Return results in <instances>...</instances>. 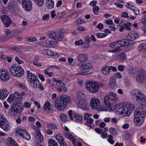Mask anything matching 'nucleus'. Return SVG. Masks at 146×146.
Instances as JSON below:
<instances>
[{
  "label": "nucleus",
  "mask_w": 146,
  "mask_h": 146,
  "mask_svg": "<svg viewBox=\"0 0 146 146\" xmlns=\"http://www.w3.org/2000/svg\"><path fill=\"white\" fill-rule=\"evenodd\" d=\"M71 99L67 96H62L58 97L55 101V107L59 110L65 109L67 104L70 102Z\"/></svg>",
  "instance_id": "f257e3e1"
},
{
  "label": "nucleus",
  "mask_w": 146,
  "mask_h": 146,
  "mask_svg": "<svg viewBox=\"0 0 146 146\" xmlns=\"http://www.w3.org/2000/svg\"><path fill=\"white\" fill-rule=\"evenodd\" d=\"M142 110L141 108H139L138 109L137 108L134 111V122L136 126L141 125L144 121L146 113L145 111H142Z\"/></svg>",
  "instance_id": "f03ea898"
},
{
  "label": "nucleus",
  "mask_w": 146,
  "mask_h": 146,
  "mask_svg": "<svg viewBox=\"0 0 146 146\" xmlns=\"http://www.w3.org/2000/svg\"><path fill=\"white\" fill-rule=\"evenodd\" d=\"M134 109V106L132 104H126L123 103L119 105L117 108L118 113L121 114H124L125 116H129L131 111Z\"/></svg>",
  "instance_id": "7ed1b4c3"
},
{
  "label": "nucleus",
  "mask_w": 146,
  "mask_h": 146,
  "mask_svg": "<svg viewBox=\"0 0 146 146\" xmlns=\"http://www.w3.org/2000/svg\"><path fill=\"white\" fill-rule=\"evenodd\" d=\"M118 99V97L115 93L110 92L108 95L104 97V102L107 107L110 108L112 106L113 104L116 103Z\"/></svg>",
  "instance_id": "20e7f679"
},
{
  "label": "nucleus",
  "mask_w": 146,
  "mask_h": 146,
  "mask_svg": "<svg viewBox=\"0 0 146 146\" xmlns=\"http://www.w3.org/2000/svg\"><path fill=\"white\" fill-rule=\"evenodd\" d=\"M21 101L19 100V102H15L13 103V104L11 106V108L10 110V111L12 115L13 114L14 115L19 116L20 115L21 111L19 109H21V108L20 107Z\"/></svg>",
  "instance_id": "39448f33"
},
{
  "label": "nucleus",
  "mask_w": 146,
  "mask_h": 146,
  "mask_svg": "<svg viewBox=\"0 0 146 146\" xmlns=\"http://www.w3.org/2000/svg\"><path fill=\"white\" fill-rule=\"evenodd\" d=\"M53 82H56L55 84L56 85V88L59 92H66L67 91V88L65 86L64 82H62L60 80L57 79L55 78H53L52 79Z\"/></svg>",
  "instance_id": "423d86ee"
},
{
  "label": "nucleus",
  "mask_w": 146,
  "mask_h": 146,
  "mask_svg": "<svg viewBox=\"0 0 146 146\" xmlns=\"http://www.w3.org/2000/svg\"><path fill=\"white\" fill-rule=\"evenodd\" d=\"M95 82L88 81L86 83V87L88 91L92 93H96L99 90V87Z\"/></svg>",
  "instance_id": "0eeeda50"
},
{
  "label": "nucleus",
  "mask_w": 146,
  "mask_h": 146,
  "mask_svg": "<svg viewBox=\"0 0 146 146\" xmlns=\"http://www.w3.org/2000/svg\"><path fill=\"white\" fill-rule=\"evenodd\" d=\"M21 3H22L23 7L25 10L30 11L31 10L32 5L30 0H22Z\"/></svg>",
  "instance_id": "6e6552de"
},
{
  "label": "nucleus",
  "mask_w": 146,
  "mask_h": 146,
  "mask_svg": "<svg viewBox=\"0 0 146 146\" xmlns=\"http://www.w3.org/2000/svg\"><path fill=\"white\" fill-rule=\"evenodd\" d=\"M10 70L11 73H24V71L23 68L18 66V65L13 64L11 67H10Z\"/></svg>",
  "instance_id": "1a4fd4ad"
},
{
  "label": "nucleus",
  "mask_w": 146,
  "mask_h": 146,
  "mask_svg": "<svg viewBox=\"0 0 146 146\" xmlns=\"http://www.w3.org/2000/svg\"><path fill=\"white\" fill-rule=\"evenodd\" d=\"M1 18L4 24L5 27H8L10 26L11 23V21L7 16L5 15L1 16Z\"/></svg>",
  "instance_id": "9d476101"
},
{
  "label": "nucleus",
  "mask_w": 146,
  "mask_h": 146,
  "mask_svg": "<svg viewBox=\"0 0 146 146\" xmlns=\"http://www.w3.org/2000/svg\"><path fill=\"white\" fill-rule=\"evenodd\" d=\"M52 106L48 101L46 102L44 104L43 109L44 111L47 113H50L52 111Z\"/></svg>",
  "instance_id": "9b49d317"
},
{
  "label": "nucleus",
  "mask_w": 146,
  "mask_h": 146,
  "mask_svg": "<svg viewBox=\"0 0 146 146\" xmlns=\"http://www.w3.org/2000/svg\"><path fill=\"white\" fill-rule=\"evenodd\" d=\"M82 67V73H85L87 72L89 70L91 69L92 67V65L91 63H83L81 65L80 67Z\"/></svg>",
  "instance_id": "f8f14e48"
},
{
  "label": "nucleus",
  "mask_w": 146,
  "mask_h": 146,
  "mask_svg": "<svg viewBox=\"0 0 146 146\" xmlns=\"http://www.w3.org/2000/svg\"><path fill=\"white\" fill-rule=\"evenodd\" d=\"M90 105L93 109L98 108L100 106V101L98 98L92 99L90 101Z\"/></svg>",
  "instance_id": "ddd939ff"
},
{
  "label": "nucleus",
  "mask_w": 146,
  "mask_h": 146,
  "mask_svg": "<svg viewBox=\"0 0 146 146\" xmlns=\"http://www.w3.org/2000/svg\"><path fill=\"white\" fill-rule=\"evenodd\" d=\"M136 99L137 101L140 102L142 106H146V96L144 94L137 96Z\"/></svg>",
  "instance_id": "4468645a"
},
{
  "label": "nucleus",
  "mask_w": 146,
  "mask_h": 146,
  "mask_svg": "<svg viewBox=\"0 0 146 146\" xmlns=\"http://www.w3.org/2000/svg\"><path fill=\"white\" fill-rule=\"evenodd\" d=\"M9 94L8 90L6 88L0 90V99L3 100L5 99Z\"/></svg>",
  "instance_id": "2eb2a0df"
},
{
  "label": "nucleus",
  "mask_w": 146,
  "mask_h": 146,
  "mask_svg": "<svg viewBox=\"0 0 146 146\" xmlns=\"http://www.w3.org/2000/svg\"><path fill=\"white\" fill-rule=\"evenodd\" d=\"M0 127L5 131H8L10 129L9 125L7 120L4 121L0 124Z\"/></svg>",
  "instance_id": "dca6fc26"
},
{
  "label": "nucleus",
  "mask_w": 146,
  "mask_h": 146,
  "mask_svg": "<svg viewBox=\"0 0 146 146\" xmlns=\"http://www.w3.org/2000/svg\"><path fill=\"white\" fill-rule=\"evenodd\" d=\"M35 136L37 140L40 142H42L43 140V137L41 134L40 130L39 129H37L35 131Z\"/></svg>",
  "instance_id": "f3484780"
},
{
  "label": "nucleus",
  "mask_w": 146,
  "mask_h": 146,
  "mask_svg": "<svg viewBox=\"0 0 146 146\" xmlns=\"http://www.w3.org/2000/svg\"><path fill=\"white\" fill-rule=\"evenodd\" d=\"M55 138L58 142L60 146H68L64 141L63 136L56 135L55 136Z\"/></svg>",
  "instance_id": "a211bd4d"
},
{
  "label": "nucleus",
  "mask_w": 146,
  "mask_h": 146,
  "mask_svg": "<svg viewBox=\"0 0 146 146\" xmlns=\"http://www.w3.org/2000/svg\"><path fill=\"white\" fill-rule=\"evenodd\" d=\"M78 59L80 62H84L86 61L88 59V57L86 54H80L78 56Z\"/></svg>",
  "instance_id": "6ab92c4d"
},
{
  "label": "nucleus",
  "mask_w": 146,
  "mask_h": 146,
  "mask_svg": "<svg viewBox=\"0 0 146 146\" xmlns=\"http://www.w3.org/2000/svg\"><path fill=\"white\" fill-rule=\"evenodd\" d=\"M78 106L79 108L83 110H86L87 108V103L85 100L80 101L78 103Z\"/></svg>",
  "instance_id": "aec40b11"
},
{
  "label": "nucleus",
  "mask_w": 146,
  "mask_h": 146,
  "mask_svg": "<svg viewBox=\"0 0 146 146\" xmlns=\"http://www.w3.org/2000/svg\"><path fill=\"white\" fill-rule=\"evenodd\" d=\"M27 77L28 81H29V83L32 82H34L36 80H37L38 78L33 74H27Z\"/></svg>",
  "instance_id": "412c9836"
},
{
  "label": "nucleus",
  "mask_w": 146,
  "mask_h": 146,
  "mask_svg": "<svg viewBox=\"0 0 146 146\" xmlns=\"http://www.w3.org/2000/svg\"><path fill=\"white\" fill-rule=\"evenodd\" d=\"M145 76L144 74H138L136 77V80L139 83H142L144 82Z\"/></svg>",
  "instance_id": "4be33fe9"
},
{
  "label": "nucleus",
  "mask_w": 146,
  "mask_h": 146,
  "mask_svg": "<svg viewBox=\"0 0 146 146\" xmlns=\"http://www.w3.org/2000/svg\"><path fill=\"white\" fill-rule=\"evenodd\" d=\"M13 97L15 99V101L16 102H18L19 100H20V99H21L22 97L21 95H20L17 92H15L13 94Z\"/></svg>",
  "instance_id": "5701e85b"
},
{
  "label": "nucleus",
  "mask_w": 146,
  "mask_h": 146,
  "mask_svg": "<svg viewBox=\"0 0 146 146\" xmlns=\"http://www.w3.org/2000/svg\"><path fill=\"white\" fill-rule=\"evenodd\" d=\"M16 5L15 3L11 1L9 3L8 5H7V8L9 9V11H11L16 7Z\"/></svg>",
  "instance_id": "b1692460"
},
{
  "label": "nucleus",
  "mask_w": 146,
  "mask_h": 146,
  "mask_svg": "<svg viewBox=\"0 0 146 146\" xmlns=\"http://www.w3.org/2000/svg\"><path fill=\"white\" fill-rule=\"evenodd\" d=\"M40 83V82L38 78L37 80H36L34 82L31 81V82L29 83L31 86L34 88H37Z\"/></svg>",
  "instance_id": "393cba45"
},
{
  "label": "nucleus",
  "mask_w": 146,
  "mask_h": 146,
  "mask_svg": "<svg viewBox=\"0 0 146 146\" xmlns=\"http://www.w3.org/2000/svg\"><path fill=\"white\" fill-rule=\"evenodd\" d=\"M7 141L9 142L13 146H18V145L17 143L12 138L8 137L7 138Z\"/></svg>",
  "instance_id": "a878e982"
},
{
  "label": "nucleus",
  "mask_w": 146,
  "mask_h": 146,
  "mask_svg": "<svg viewBox=\"0 0 146 146\" xmlns=\"http://www.w3.org/2000/svg\"><path fill=\"white\" fill-rule=\"evenodd\" d=\"M60 119L64 122H66L67 121H68L69 118L68 116L64 113H62L60 115Z\"/></svg>",
  "instance_id": "bb28decb"
},
{
  "label": "nucleus",
  "mask_w": 146,
  "mask_h": 146,
  "mask_svg": "<svg viewBox=\"0 0 146 146\" xmlns=\"http://www.w3.org/2000/svg\"><path fill=\"white\" fill-rule=\"evenodd\" d=\"M0 78L2 80L6 81L9 80V76L8 74H0Z\"/></svg>",
  "instance_id": "cd10ccee"
},
{
  "label": "nucleus",
  "mask_w": 146,
  "mask_h": 146,
  "mask_svg": "<svg viewBox=\"0 0 146 146\" xmlns=\"http://www.w3.org/2000/svg\"><path fill=\"white\" fill-rule=\"evenodd\" d=\"M90 37L88 36H86L85 38L84 44L85 45H87V47L84 46V48H88L90 45V43L91 41Z\"/></svg>",
  "instance_id": "c85d7f7f"
},
{
  "label": "nucleus",
  "mask_w": 146,
  "mask_h": 146,
  "mask_svg": "<svg viewBox=\"0 0 146 146\" xmlns=\"http://www.w3.org/2000/svg\"><path fill=\"white\" fill-rule=\"evenodd\" d=\"M132 93L133 94L135 95L137 98V96H139L143 94L139 90L137 89H134L132 91Z\"/></svg>",
  "instance_id": "c756f323"
},
{
  "label": "nucleus",
  "mask_w": 146,
  "mask_h": 146,
  "mask_svg": "<svg viewBox=\"0 0 146 146\" xmlns=\"http://www.w3.org/2000/svg\"><path fill=\"white\" fill-rule=\"evenodd\" d=\"M73 116L75 119L78 122L81 123L82 121L83 117L82 115H80L78 114L74 113Z\"/></svg>",
  "instance_id": "7c9ffc66"
},
{
  "label": "nucleus",
  "mask_w": 146,
  "mask_h": 146,
  "mask_svg": "<svg viewBox=\"0 0 146 146\" xmlns=\"http://www.w3.org/2000/svg\"><path fill=\"white\" fill-rule=\"evenodd\" d=\"M132 40H135L139 37V34L135 32H132L129 35Z\"/></svg>",
  "instance_id": "2f4dec72"
},
{
  "label": "nucleus",
  "mask_w": 146,
  "mask_h": 146,
  "mask_svg": "<svg viewBox=\"0 0 146 146\" xmlns=\"http://www.w3.org/2000/svg\"><path fill=\"white\" fill-rule=\"evenodd\" d=\"M47 8L48 9H52L54 7V3L52 0L49 2H46V3Z\"/></svg>",
  "instance_id": "473e14b6"
},
{
  "label": "nucleus",
  "mask_w": 146,
  "mask_h": 146,
  "mask_svg": "<svg viewBox=\"0 0 146 146\" xmlns=\"http://www.w3.org/2000/svg\"><path fill=\"white\" fill-rule=\"evenodd\" d=\"M146 50V44L143 43L141 44L139 48V50L141 52H144Z\"/></svg>",
  "instance_id": "72a5a7b5"
},
{
  "label": "nucleus",
  "mask_w": 146,
  "mask_h": 146,
  "mask_svg": "<svg viewBox=\"0 0 146 146\" xmlns=\"http://www.w3.org/2000/svg\"><path fill=\"white\" fill-rule=\"evenodd\" d=\"M77 97L79 100L82 101L83 100H85V96L81 92L79 91L77 93Z\"/></svg>",
  "instance_id": "f704fd0d"
},
{
  "label": "nucleus",
  "mask_w": 146,
  "mask_h": 146,
  "mask_svg": "<svg viewBox=\"0 0 146 146\" xmlns=\"http://www.w3.org/2000/svg\"><path fill=\"white\" fill-rule=\"evenodd\" d=\"M64 136L67 139H69L70 140L72 141H76V140L75 139L74 137L71 135L69 133H64Z\"/></svg>",
  "instance_id": "c9c22d12"
},
{
  "label": "nucleus",
  "mask_w": 146,
  "mask_h": 146,
  "mask_svg": "<svg viewBox=\"0 0 146 146\" xmlns=\"http://www.w3.org/2000/svg\"><path fill=\"white\" fill-rule=\"evenodd\" d=\"M48 144L49 145H51L53 146H58V144L53 139H50L48 141Z\"/></svg>",
  "instance_id": "e433bc0d"
},
{
  "label": "nucleus",
  "mask_w": 146,
  "mask_h": 146,
  "mask_svg": "<svg viewBox=\"0 0 146 146\" xmlns=\"http://www.w3.org/2000/svg\"><path fill=\"white\" fill-rule=\"evenodd\" d=\"M123 25L125 27V30L129 31L131 30V29L130 28V27H131L132 25V24L131 23L129 22H127L126 23H124Z\"/></svg>",
  "instance_id": "4c0bfd02"
},
{
  "label": "nucleus",
  "mask_w": 146,
  "mask_h": 146,
  "mask_svg": "<svg viewBox=\"0 0 146 146\" xmlns=\"http://www.w3.org/2000/svg\"><path fill=\"white\" fill-rule=\"evenodd\" d=\"M57 33L54 31H52L48 34L49 37L50 38L56 40V36Z\"/></svg>",
  "instance_id": "58836bf2"
},
{
  "label": "nucleus",
  "mask_w": 146,
  "mask_h": 146,
  "mask_svg": "<svg viewBox=\"0 0 146 146\" xmlns=\"http://www.w3.org/2000/svg\"><path fill=\"white\" fill-rule=\"evenodd\" d=\"M109 84L110 85L114 86L116 84V80L115 77L114 76L111 77L110 79Z\"/></svg>",
  "instance_id": "ea45409f"
},
{
  "label": "nucleus",
  "mask_w": 146,
  "mask_h": 146,
  "mask_svg": "<svg viewBox=\"0 0 146 146\" xmlns=\"http://www.w3.org/2000/svg\"><path fill=\"white\" fill-rule=\"evenodd\" d=\"M126 58V56L125 53H121L119 54L117 56L118 59L121 60H124Z\"/></svg>",
  "instance_id": "a19ab883"
},
{
  "label": "nucleus",
  "mask_w": 146,
  "mask_h": 146,
  "mask_svg": "<svg viewBox=\"0 0 146 146\" xmlns=\"http://www.w3.org/2000/svg\"><path fill=\"white\" fill-rule=\"evenodd\" d=\"M63 34H58L57 33L56 36V40L57 41H61L64 38Z\"/></svg>",
  "instance_id": "79ce46f5"
},
{
  "label": "nucleus",
  "mask_w": 146,
  "mask_h": 146,
  "mask_svg": "<svg viewBox=\"0 0 146 146\" xmlns=\"http://www.w3.org/2000/svg\"><path fill=\"white\" fill-rule=\"evenodd\" d=\"M93 119L92 118H90L86 120L85 124L86 125H88L91 128L92 126L90 125V124L91 123L93 122Z\"/></svg>",
  "instance_id": "37998d69"
},
{
  "label": "nucleus",
  "mask_w": 146,
  "mask_h": 146,
  "mask_svg": "<svg viewBox=\"0 0 146 146\" xmlns=\"http://www.w3.org/2000/svg\"><path fill=\"white\" fill-rule=\"evenodd\" d=\"M23 139L26 140H29L30 139V136L29 134L27 132V133H24L23 134L22 136L21 137Z\"/></svg>",
  "instance_id": "c03bdc74"
},
{
  "label": "nucleus",
  "mask_w": 146,
  "mask_h": 146,
  "mask_svg": "<svg viewBox=\"0 0 146 146\" xmlns=\"http://www.w3.org/2000/svg\"><path fill=\"white\" fill-rule=\"evenodd\" d=\"M36 4L39 6H42L44 4V0H33Z\"/></svg>",
  "instance_id": "a18cd8bd"
},
{
  "label": "nucleus",
  "mask_w": 146,
  "mask_h": 146,
  "mask_svg": "<svg viewBox=\"0 0 146 146\" xmlns=\"http://www.w3.org/2000/svg\"><path fill=\"white\" fill-rule=\"evenodd\" d=\"M16 132L18 135H20L21 137L23 135L24 133H27V131L22 129H19V131L18 132L17 131Z\"/></svg>",
  "instance_id": "49530a36"
},
{
  "label": "nucleus",
  "mask_w": 146,
  "mask_h": 146,
  "mask_svg": "<svg viewBox=\"0 0 146 146\" xmlns=\"http://www.w3.org/2000/svg\"><path fill=\"white\" fill-rule=\"evenodd\" d=\"M102 73L104 72L106 73H109L110 72L109 67L107 66H104L102 70Z\"/></svg>",
  "instance_id": "de8ad7c7"
},
{
  "label": "nucleus",
  "mask_w": 146,
  "mask_h": 146,
  "mask_svg": "<svg viewBox=\"0 0 146 146\" xmlns=\"http://www.w3.org/2000/svg\"><path fill=\"white\" fill-rule=\"evenodd\" d=\"M107 35V34L106 33H99L96 34V36L98 38H102L106 37Z\"/></svg>",
  "instance_id": "09e8293b"
},
{
  "label": "nucleus",
  "mask_w": 146,
  "mask_h": 146,
  "mask_svg": "<svg viewBox=\"0 0 146 146\" xmlns=\"http://www.w3.org/2000/svg\"><path fill=\"white\" fill-rule=\"evenodd\" d=\"M109 131L110 133L115 136L117 134V131L113 127H111L109 129Z\"/></svg>",
  "instance_id": "8fccbe9b"
},
{
  "label": "nucleus",
  "mask_w": 146,
  "mask_h": 146,
  "mask_svg": "<svg viewBox=\"0 0 146 146\" xmlns=\"http://www.w3.org/2000/svg\"><path fill=\"white\" fill-rule=\"evenodd\" d=\"M135 70V72H136L143 73L144 72V71L143 69L138 67L135 68L134 69H133V68L132 69V70Z\"/></svg>",
  "instance_id": "3c124183"
},
{
  "label": "nucleus",
  "mask_w": 146,
  "mask_h": 146,
  "mask_svg": "<svg viewBox=\"0 0 146 146\" xmlns=\"http://www.w3.org/2000/svg\"><path fill=\"white\" fill-rule=\"evenodd\" d=\"M99 9V8L98 6H95L93 8V12L95 14L98 15L99 14L98 11Z\"/></svg>",
  "instance_id": "603ef678"
},
{
  "label": "nucleus",
  "mask_w": 146,
  "mask_h": 146,
  "mask_svg": "<svg viewBox=\"0 0 146 146\" xmlns=\"http://www.w3.org/2000/svg\"><path fill=\"white\" fill-rule=\"evenodd\" d=\"M144 17L142 19L141 21L139 23L140 25H146V16L144 15Z\"/></svg>",
  "instance_id": "864d4df0"
},
{
  "label": "nucleus",
  "mask_w": 146,
  "mask_h": 146,
  "mask_svg": "<svg viewBox=\"0 0 146 146\" xmlns=\"http://www.w3.org/2000/svg\"><path fill=\"white\" fill-rule=\"evenodd\" d=\"M117 44L116 41L113 42L110 44V46L113 48H117Z\"/></svg>",
  "instance_id": "5fc2aeb1"
},
{
  "label": "nucleus",
  "mask_w": 146,
  "mask_h": 146,
  "mask_svg": "<svg viewBox=\"0 0 146 146\" xmlns=\"http://www.w3.org/2000/svg\"><path fill=\"white\" fill-rule=\"evenodd\" d=\"M125 44L126 46L130 45L133 43V40H131L129 39H125Z\"/></svg>",
  "instance_id": "6e6d98bb"
},
{
  "label": "nucleus",
  "mask_w": 146,
  "mask_h": 146,
  "mask_svg": "<svg viewBox=\"0 0 146 146\" xmlns=\"http://www.w3.org/2000/svg\"><path fill=\"white\" fill-rule=\"evenodd\" d=\"M68 114L71 120H73L74 119V113H73L72 111L71 110H69L68 112Z\"/></svg>",
  "instance_id": "4d7b16f0"
},
{
  "label": "nucleus",
  "mask_w": 146,
  "mask_h": 146,
  "mask_svg": "<svg viewBox=\"0 0 146 146\" xmlns=\"http://www.w3.org/2000/svg\"><path fill=\"white\" fill-rule=\"evenodd\" d=\"M7 120L3 114H0V124Z\"/></svg>",
  "instance_id": "13d9d810"
},
{
  "label": "nucleus",
  "mask_w": 146,
  "mask_h": 146,
  "mask_svg": "<svg viewBox=\"0 0 146 146\" xmlns=\"http://www.w3.org/2000/svg\"><path fill=\"white\" fill-rule=\"evenodd\" d=\"M47 126L52 129H56L57 128L56 126L54 124H47Z\"/></svg>",
  "instance_id": "bf43d9fd"
},
{
  "label": "nucleus",
  "mask_w": 146,
  "mask_h": 146,
  "mask_svg": "<svg viewBox=\"0 0 146 146\" xmlns=\"http://www.w3.org/2000/svg\"><path fill=\"white\" fill-rule=\"evenodd\" d=\"M48 40H47L46 41H43L41 43H40V44L41 45H42L44 46H47L49 47Z\"/></svg>",
  "instance_id": "052dcab7"
},
{
  "label": "nucleus",
  "mask_w": 146,
  "mask_h": 146,
  "mask_svg": "<svg viewBox=\"0 0 146 146\" xmlns=\"http://www.w3.org/2000/svg\"><path fill=\"white\" fill-rule=\"evenodd\" d=\"M5 32L7 36L10 37L12 36L11 32L9 31L8 29H6V30L5 31Z\"/></svg>",
  "instance_id": "680f3d73"
},
{
  "label": "nucleus",
  "mask_w": 146,
  "mask_h": 146,
  "mask_svg": "<svg viewBox=\"0 0 146 146\" xmlns=\"http://www.w3.org/2000/svg\"><path fill=\"white\" fill-rule=\"evenodd\" d=\"M75 44L76 45H79L83 44V42L82 39L75 42Z\"/></svg>",
  "instance_id": "e2e57ef3"
},
{
  "label": "nucleus",
  "mask_w": 146,
  "mask_h": 146,
  "mask_svg": "<svg viewBox=\"0 0 146 146\" xmlns=\"http://www.w3.org/2000/svg\"><path fill=\"white\" fill-rule=\"evenodd\" d=\"M117 68L119 71L122 72L124 70V66L122 65H119L118 66Z\"/></svg>",
  "instance_id": "0e129e2a"
},
{
  "label": "nucleus",
  "mask_w": 146,
  "mask_h": 146,
  "mask_svg": "<svg viewBox=\"0 0 146 146\" xmlns=\"http://www.w3.org/2000/svg\"><path fill=\"white\" fill-rule=\"evenodd\" d=\"M85 23L84 21L81 19H78L76 21V24L78 25Z\"/></svg>",
  "instance_id": "69168bd1"
},
{
  "label": "nucleus",
  "mask_w": 146,
  "mask_h": 146,
  "mask_svg": "<svg viewBox=\"0 0 146 146\" xmlns=\"http://www.w3.org/2000/svg\"><path fill=\"white\" fill-rule=\"evenodd\" d=\"M134 13L135 15H137L139 13V10L137 8H135L133 9Z\"/></svg>",
  "instance_id": "338daca9"
},
{
  "label": "nucleus",
  "mask_w": 146,
  "mask_h": 146,
  "mask_svg": "<svg viewBox=\"0 0 146 146\" xmlns=\"http://www.w3.org/2000/svg\"><path fill=\"white\" fill-rule=\"evenodd\" d=\"M49 47H53L54 46V42L52 41L48 40Z\"/></svg>",
  "instance_id": "774afa93"
}]
</instances>
